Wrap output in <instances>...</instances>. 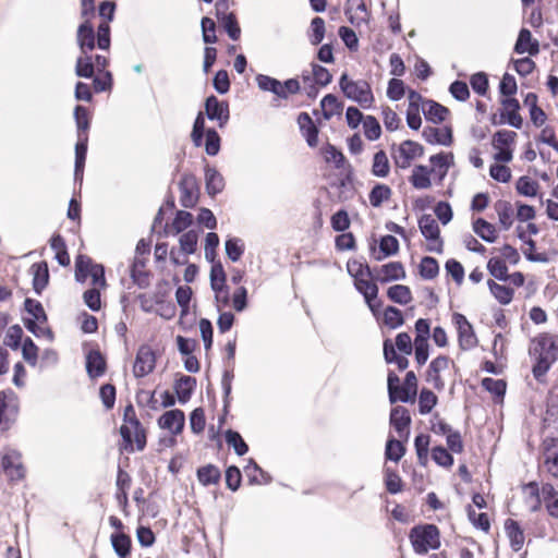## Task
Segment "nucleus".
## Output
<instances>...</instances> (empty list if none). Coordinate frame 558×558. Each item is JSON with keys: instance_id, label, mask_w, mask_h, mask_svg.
Here are the masks:
<instances>
[{"instance_id": "nucleus-1", "label": "nucleus", "mask_w": 558, "mask_h": 558, "mask_svg": "<svg viewBox=\"0 0 558 558\" xmlns=\"http://www.w3.org/2000/svg\"><path fill=\"white\" fill-rule=\"evenodd\" d=\"M530 353L535 357L533 375L535 379L543 381V377L558 357V345L555 337L548 333L539 335L532 341Z\"/></svg>"}, {"instance_id": "nucleus-2", "label": "nucleus", "mask_w": 558, "mask_h": 558, "mask_svg": "<svg viewBox=\"0 0 558 558\" xmlns=\"http://www.w3.org/2000/svg\"><path fill=\"white\" fill-rule=\"evenodd\" d=\"M24 307L29 317L24 318V326L36 337H45L48 340L53 339L52 331L47 326V315L43 304L33 299H26Z\"/></svg>"}, {"instance_id": "nucleus-3", "label": "nucleus", "mask_w": 558, "mask_h": 558, "mask_svg": "<svg viewBox=\"0 0 558 558\" xmlns=\"http://www.w3.org/2000/svg\"><path fill=\"white\" fill-rule=\"evenodd\" d=\"M339 86L343 95L357 102L362 108H371L374 102V95L371 85L365 80H351L343 73L339 80Z\"/></svg>"}, {"instance_id": "nucleus-4", "label": "nucleus", "mask_w": 558, "mask_h": 558, "mask_svg": "<svg viewBox=\"0 0 558 558\" xmlns=\"http://www.w3.org/2000/svg\"><path fill=\"white\" fill-rule=\"evenodd\" d=\"M410 539L416 554L424 555L440 546L439 531L433 524L415 526L410 532Z\"/></svg>"}, {"instance_id": "nucleus-5", "label": "nucleus", "mask_w": 558, "mask_h": 558, "mask_svg": "<svg viewBox=\"0 0 558 558\" xmlns=\"http://www.w3.org/2000/svg\"><path fill=\"white\" fill-rule=\"evenodd\" d=\"M421 233L426 239L427 251L434 253H442L444 242L440 238L438 223L432 215H423L418 220Z\"/></svg>"}, {"instance_id": "nucleus-6", "label": "nucleus", "mask_w": 558, "mask_h": 558, "mask_svg": "<svg viewBox=\"0 0 558 558\" xmlns=\"http://www.w3.org/2000/svg\"><path fill=\"white\" fill-rule=\"evenodd\" d=\"M452 322L458 330L459 347L462 350H470L477 344V338L473 330V326L466 317L460 313L452 315Z\"/></svg>"}, {"instance_id": "nucleus-7", "label": "nucleus", "mask_w": 558, "mask_h": 558, "mask_svg": "<svg viewBox=\"0 0 558 558\" xmlns=\"http://www.w3.org/2000/svg\"><path fill=\"white\" fill-rule=\"evenodd\" d=\"M424 154V148L421 144L407 140L402 142L399 147L393 151L392 157L398 167L404 169L411 165V161L416 157Z\"/></svg>"}, {"instance_id": "nucleus-8", "label": "nucleus", "mask_w": 558, "mask_h": 558, "mask_svg": "<svg viewBox=\"0 0 558 558\" xmlns=\"http://www.w3.org/2000/svg\"><path fill=\"white\" fill-rule=\"evenodd\" d=\"M156 366V355L149 345H141L137 350L133 365V374L136 378H142L150 374Z\"/></svg>"}, {"instance_id": "nucleus-9", "label": "nucleus", "mask_w": 558, "mask_h": 558, "mask_svg": "<svg viewBox=\"0 0 558 558\" xmlns=\"http://www.w3.org/2000/svg\"><path fill=\"white\" fill-rule=\"evenodd\" d=\"M374 281H376L375 271L372 272V277H363L355 280L354 286L363 294L369 310L375 314L381 306V302L377 300L378 287Z\"/></svg>"}, {"instance_id": "nucleus-10", "label": "nucleus", "mask_w": 558, "mask_h": 558, "mask_svg": "<svg viewBox=\"0 0 558 558\" xmlns=\"http://www.w3.org/2000/svg\"><path fill=\"white\" fill-rule=\"evenodd\" d=\"M0 470H2L11 481L21 480L24 476V468L20 453L15 450L7 451L0 459Z\"/></svg>"}, {"instance_id": "nucleus-11", "label": "nucleus", "mask_w": 558, "mask_h": 558, "mask_svg": "<svg viewBox=\"0 0 558 558\" xmlns=\"http://www.w3.org/2000/svg\"><path fill=\"white\" fill-rule=\"evenodd\" d=\"M205 113L209 120L217 121L223 128L229 121V106L220 101L216 96H209L205 101Z\"/></svg>"}, {"instance_id": "nucleus-12", "label": "nucleus", "mask_w": 558, "mask_h": 558, "mask_svg": "<svg viewBox=\"0 0 558 558\" xmlns=\"http://www.w3.org/2000/svg\"><path fill=\"white\" fill-rule=\"evenodd\" d=\"M449 364L450 360L446 355H439L429 363L425 379L428 384H432L436 390L440 391L445 388V381L440 374L449 367Z\"/></svg>"}, {"instance_id": "nucleus-13", "label": "nucleus", "mask_w": 558, "mask_h": 558, "mask_svg": "<svg viewBox=\"0 0 558 558\" xmlns=\"http://www.w3.org/2000/svg\"><path fill=\"white\" fill-rule=\"evenodd\" d=\"M390 424L397 430L400 438L408 440L411 416L407 408L402 405L395 407L390 413Z\"/></svg>"}, {"instance_id": "nucleus-14", "label": "nucleus", "mask_w": 558, "mask_h": 558, "mask_svg": "<svg viewBox=\"0 0 558 558\" xmlns=\"http://www.w3.org/2000/svg\"><path fill=\"white\" fill-rule=\"evenodd\" d=\"M184 423V413L179 409L167 411L158 420L159 426L163 429H168L172 435L181 434Z\"/></svg>"}, {"instance_id": "nucleus-15", "label": "nucleus", "mask_w": 558, "mask_h": 558, "mask_svg": "<svg viewBox=\"0 0 558 558\" xmlns=\"http://www.w3.org/2000/svg\"><path fill=\"white\" fill-rule=\"evenodd\" d=\"M405 278V270L400 262H390L375 270V280L386 283L402 280Z\"/></svg>"}, {"instance_id": "nucleus-16", "label": "nucleus", "mask_w": 558, "mask_h": 558, "mask_svg": "<svg viewBox=\"0 0 558 558\" xmlns=\"http://www.w3.org/2000/svg\"><path fill=\"white\" fill-rule=\"evenodd\" d=\"M76 41L81 53H90L95 48V32L89 20H85L77 28Z\"/></svg>"}, {"instance_id": "nucleus-17", "label": "nucleus", "mask_w": 558, "mask_h": 558, "mask_svg": "<svg viewBox=\"0 0 558 558\" xmlns=\"http://www.w3.org/2000/svg\"><path fill=\"white\" fill-rule=\"evenodd\" d=\"M181 205L185 208L193 207L197 201L196 180L193 175L184 174L179 183Z\"/></svg>"}, {"instance_id": "nucleus-18", "label": "nucleus", "mask_w": 558, "mask_h": 558, "mask_svg": "<svg viewBox=\"0 0 558 558\" xmlns=\"http://www.w3.org/2000/svg\"><path fill=\"white\" fill-rule=\"evenodd\" d=\"M544 468L554 477H558V439L544 441Z\"/></svg>"}, {"instance_id": "nucleus-19", "label": "nucleus", "mask_w": 558, "mask_h": 558, "mask_svg": "<svg viewBox=\"0 0 558 558\" xmlns=\"http://www.w3.org/2000/svg\"><path fill=\"white\" fill-rule=\"evenodd\" d=\"M514 51L517 53H529L535 56L539 51V44L536 39L532 38V34L529 29L522 28L519 32L517 43L514 45Z\"/></svg>"}, {"instance_id": "nucleus-20", "label": "nucleus", "mask_w": 558, "mask_h": 558, "mask_svg": "<svg viewBox=\"0 0 558 558\" xmlns=\"http://www.w3.org/2000/svg\"><path fill=\"white\" fill-rule=\"evenodd\" d=\"M298 123L302 135L305 137L310 147H315L318 144V129L314 124L312 118L306 112L299 114Z\"/></svg>"}, {"instance_id": "nucleus-21", "label": "nucleus", "mask_w": 558, "mask_h": 558, "mask_svg": "<svg viewBox=\"0 0 558 558\" xmlns=\"http://www.w3.org/2000/svg\"><path fill=\"white\" fill-rule=\"evenodd\" d=\"M424 140L429 144H439L448 146L452 142V133L449 128L427 126L422 133Z\"/></svg>"}, {"instance_id": "nucleus-22", "label": "nucleus", "mask_w": 558, "mask_h": 558, "mask_svg": "<svg viewBox=\"0 0 558 558\" xmlns=\"http://www.w3.org/2000/svg\"><path fill=\"white\" fill-rule=\"evenodd\" d=\"M124 424L120 427V434L123 440L131 445L132 444V429L138 428L142 424L136 417L135 410L132 404H129L124 409L123 413Z\"/></svg>"}, {"instance_id": "nucleus-23", "label": "nucleus", "mask_w": 558, "mask_h": 558, "mask_svg": "<svg viewBox=\"0 0 558 558\" xmlns=\"http://www.w3.org/2000/svg\"><path fill=\"white\" fill-rule=\"evenodd\" d=\"M87 143L88 136H84L82 134L81 137H77V143L75 145V180H83V172L87 154Z\"/></svg>"}, {"instance_id": "nucleus-24", "label": "nucleus", "mask_w": 558, "mask_h": 558, "mask_svg": "<svg viewBox=\"0 0 558 558\" xmlns=\"http://www.w3.org/2000/svg\"><path fill=\"white\" fill-rule=\"evenodd\" d=\"M33 288L37 294H40L49 282L48 265L45 262L32 265Z\"/></svg>"}, {"instance_id": "nucleus-25", "label": "nucleus", "mask_w": 558, "mask_h": 558, "mask_svg": "<svg viewBox=\"0 0 558 558\" xmlns=\"http://www.w3.org/2000/svg\"><path fill=\"white\" fill-rule=\"evenodd\" d=\"M196 387V379L192 376H181L174 384V391L180 403L184 404L190 399Z\"/></svg>"}, {"instance_id": "nucleus-26", "label": "nucleus", "mask_w": 558, "mask_h": 558, "mask_svg": "<svg viewBox=\"0 0 558 558\" xmlns=\"http://www.w3.org/2000/svg\"><path fill=\"white\" fill-rule=\"evenodd\" d=\"M417 393V379L414 372L407 373L404 383L400 386L398 401L413 402Z\"/></svg>"}, {"instance_id": "nucleus-27", "label": "nucleus", "mask_w": 558, "mask_h": 558, "mask_svg": "<svg viewBox=\"0 0 558 558\" xmlns=\"http://www.w3.org/2000/svg\"><path fill=\"white\" fill-rule=\"evenodd\" d=\"M226 7V2L216 4L217 17L223 22V26L229 37L233 40H238L241 34V29L238 25L236 19L233 13H221L220 8Z\"/></svg>"}, {"instance_id": "nucleus-28", "label": "nucleus", "mask_w": 558, "mask_h": 558, "mask_svg": "<svg viewBox=\"0 0 558 558\" xmlns=\"http://www.w3.org/2000/svg\"><path fill=\"white\" fill-rule=\"evenodd\" d=\"M525 504L531 511H537L543 502L542 488L536 482H530L523 486Z\"/></svg>"}, {"instance_id": "nucleus-29", "label": "nucleus", "mask_w": 558, "mask_h": 558, "mask_svg": "<svg viewBox=\"0 0 558 558\" xmlns=\"http://www.w3.org/2000/svg\"><path fill=\"white\" fill-rule=\"evenodd\" d=\"M505 530L507 536L510 539L511 548L514 551H519L524 544V533L520 527L519 523L512 519H508L505 523Z\"/></svg>"}, {"instance_id": "nucleus-30", "label": "nucleus", "mask_w": 558, "mask_h": 558, "mask_svg": "<svg viewBox=\"0 0 558 558\" xmlns=\"http://www.w3.org/2000/svg\"><path fill=\"white\" fill-rule=\"evenodd\" d=\"M146 258L134 256L131 265V277L133 282L140 288H145L149 284L148 274L145 271Z\"/></svg>"}, {"instance_id": "nucleus-31", "label": "nucleus", "mask_w": 558, "mask_h": 558, "mask_svg": "<svg viewBox=\"0 0 558 558\" xmlns=\"http://www.w3.org/2000/svg\"><path fill=\"white\" fill-rule=\"evenodd\" d=\"M423 113L426 120L433 123H440L446 119L449 110L434 100H426L423 106Z\"/></svg>"}, {"instance_id": "nucleus-32", "label": "nucleus", "mask_w": 558, "mask_h": 558, "mask_svg": "<svg viewBox=\"0 0 558 558\" xmlns=\"http://www.w3.org/2000/svg\"><path fill=\"white\" fill-rule=\"evenodd\" d=\"M205 182L209 195H216L225 187L222 175L215 168L209 166L205 168Z\"/></svg>"}, {"instance_id": "nucleus-33", "label": "nucleus", "mask_w": 558, "mask_h": 558, "mask_svg": "<svg viewBox=\"0 0 558 558\" xmlns=\"http://www.w3.org/2000/svg\"><path fill=\"white\" fill-rule=\"evenodd\" d=\"M499 225L504 230H509L513 223V208L507 201H497L494 205Z\"/></svg>"}, {"instance_id": "nucleus-34", "label": "nucleus", "mask_w": 558, "mask_h": 558, "mask_svg": "<svg viewBox=\"0 0 558 558\" xmlns=\"http://www.w3.org/2000/svg\"><path fill=\"white\" fill-rule=\"evenodd\" d=\"M543 502L551 517L558 518V492L551 484L542 486Z\"/></svg>"}, {"instance_id": "nucleus-35", "label": "nucleus", "mask_w": 558, "mask_h": 558, "mask_svg": "<svg viewBox=\"0 0 558 558\" xmlns=\"http://www.w3.org/2000/svg\"><path fill=\"white\" fill-rule=\"evenodd\" d=\"M111 545L119 558H129L131 554L132 541L124 533H113L111 535Z\"/></svg>"}, {"instance_id": "nucleus-36", "label": "nucleus", "mask_w": 558, "mask_h": 558, "mask_svg": "<svg viewBox=\"0 0 558 558\" xmlns=\"http://www.w3.org/2000/svg\"><path fill=\"white\" fill-rule=\"evenodd\" d=\"M106 362L99 351H90L86 356V369L90 377H99L105 373Z\"/></svg>"}, {"instance_id": "nucleus-37", "label": "nucleus", "mask_w": 558, "mask_h": 558, "mask_svg": "<svg viewBox=\"0 0 558 558\" xmlns=\"http://www.w3.org/2000/svg\"><path fill=\"white\" fill-rule=\"evenodd\" d=\"M255 81L260 90L270 92L275 94L278 98H284L281 82L277 78H274L265 74H258L256 75Z\"/></svg>"}, {"instance_id": "nucleus-38", "label": "nucleus", "mask_w": 558, "mask_h": 558, "mask_svg": "<svg viewBox=\"0 0 558 558\" xmlns=\"http://www.w3.org/2000/svg\"><path fill=\"white\" fill-rule=\"evenodd\" d=\"M432 171L426 166H415L412 175L410 178V182L417 190H425L430 187L432 182L429 179V174Z\"/></svg>"}, {"instance_id": "nucleus-39", "label": "nucleus", "mask_w": 558, "mask_h": 558, "mask_svg": "<svg viewBox=\"0 0 558 558\" xmlns=\"http://www.w3.org/2000/svg\"><path fill=\"white\" fill-rule=\"evenodd\" d=\"M473 231L484 241L493 243L497 239L496 229L494 225L483 218H477L473 222Z\"/></svg>"}, {"instance_id": "nucleus-40", "label": "nucleus", "mask_w": 558, "mask_h": 558, "mask_svg": "<svg viewBox=\"0 0 558 558\" xmlns=\"http://www.w3.org/2000/svg\"><path fill=\"white\" fill-rule=\"evenodd\" d=\"M94 73L93 56L90 53H81L76 59L75 74L78 77L92 78Z\"/></svg>"}, {"instance_id": "nucleus-41", "label": "nucleus", "mask_w": 558, "mask_h": 558, "mask_svg": "<svg viewBox=\"0 0 558 558\" xmlns=\"http://www.w3.org/2000/svg\"><path fill=\"white\" fill-rule=\"evenodd\" d=\"M244 471L252 484H268L271 477L268 473L263 471L254 460H250Z\"/></svg>"}, {"instance_id": "nucleus-42", "label": "nucleus", "mask_w": 558, "mask_h": 558, "mask_svg": "<svg viewBox=\"0 0 558 558\" xmlns=\"http://www.w3.org/2000/svg\"><path fill=\"white\" fill-rule=\"evenodd\" d=\"M388 298L401 305H405L412 301V293L408 286L396 284L391 286L387 291Z\"/></svg>"}, {"instance_id": "nucleus-43", "label": "nucleus", "mask_w": 558, "mask_h": 558, "mask_svg": "<svg viewBox=\"0 0 558 558\" xmlns=\"http://www.w3.org/2000/svg\"><path fill=\"white\" fill-rule=\"evenodd\" d=\"M390 165L388 157L384 150H379L374 155L372 173L377 178H386L389 174Z\"/></svg>"}, {"instance_id": "nucleus-44", "label": "nucleus", "mask_w": 558, "mask_h": 558, "mask_svg": "<svg viewBox=\"0 0 558 558\" xmlns=\"http://www.w3.org/2000/svg\"><path fill=\"white\" fill-rule=\"evenodd\" d=\"M487 286L500 304L507 305L512 301L513 290L511 288L496 283L494 280H488Z\"/></svg>"}, {"instance_id": "nucleus-45", "label": "nucleus", "mask_w": 558, "mask_h": 558, "mask_svg": "<svg viewBox=\"0 0 558 558\" xmlns=\"http://www.w3.org/2000/svg\"><path fill=\"white\" fill-rule=\"evenodd\" d=\"M539 184L527 175L520 177L515 183V190L520 195L534 197L537 195Z\"/></svg>"}, {"instance_id": "nucleus-46", "label": "nucleus", "mask_w": 558, "mask_h": 558, "mask_svg": "<svg viewBox=\"0 0 558 558\" xmlns=\"http://www.w3.org/2000/svg\"><path fill=\"white\" fill-rule=\"evenodd\" d=\"M226 254L232 262H238L242 257L245 245L240 238H229L225 243Z\"/></svg>"}, {"instance_id": "nucleus-47", "label": "nucleus", "mask_w": 558, "mask_h": 558, "mask_svg": "<svg viewBox=\"0 0 558 558\" xmlns=\"http://www.w3.org/2000/svg\"><path fill=\"white\" fill-rule=\"evenodd\" d=\"M452 159V155L450 154H436L429 158L433 168L429 169L432 172L438 171L439 179H442L450 167V160Z\"/></svg>"}, {"instance_id": "nucleus-48", "label": "nucleus", "mask_w": 558, "mask_h": 558, "mask_svg": "<svg viewBox=\"0 0 558 558\" xmlns=\"http://www.w3.org/2000/svg\"><path fill=\"white\" fill-rule=\"evenodd\" d=\"M399 251V242L393 235H385L379 242V253L375 258L381 260L385 257L397 254Z\"/></svg>"}, {"instance_id": "nucleus-49", "label": "nucleus", "mask_w": 558, "mask_h": 558, "mask_svg": "<svg viewBox=\"0 0 558 558\" xmlns=\"http://www.w3.org/2000/svg\"><path fill=\"white\" fill-rule=\"evenodd\" d=\"M391 196V189L385 184H376L369 193V203L373 207H379Z\"/></svg>"}, {"instance_id": "nucleus-50", "label": "nucleus", "mask_w": 558, "mask_h": 558, "mask_svg": "<svg viewBox=\"0 0 558 558\" xmlns=\"http://www.w3.org/2000/svg\"><path fill=\"white\" fill-rule=\"evenodd\" d=\"M198 481L205 485H213L220 480V471L213 464L205 465L197 471Z\"/></svg>"}, {"instance_id": "nucleus-51", "label": "nucleus", "mask_w": 558, "mask_h": 558, "mask_svg": "<svg viewBox=\"0 0 558 558\" xmlns=\"http://www.w3.org/2000/svg\"><path fill=\"white\" fill-rule=\"evenodd\" d=\"M226 442L232 447L238 456H244L248 451V446L242 436L232 429H228L225 434Z\"/></svg>"}, {"instance_id": "nucleus-52", "label": "nucleus", "mask_w": 558, "mask_h": 558, "mask_svg": "<svg viewBox=\"0 0 558 558\" xmlns=\"http://www.w3.org/2000/svg\"><path fill=\"white\" fill-rule=\"evenodd\" d=\"M95 265L88 256L78 255L75 260V279L78 282H84Z\"/></svg>"}, {"instance_id": "nucleus-53", "label": "nucleus", "mask_w": 558, "mask_h": 558, "mask_svg": "<svg viewBox=\"0 0 558 558\" xmlns=\"http://www.w3.org/2000/svg\"><path fill=\"white\" fill-rule=\"evenodd\" d=\"M489 274L498 280H508V268L502 258L492 257L487 263Z\"/></svg>"}, {"instance_id": "nucleus-54", "label": "nucleus", "mask_w": 558, "mask_h": 558, "mask_svg": "<svg viewBox=\"0 0 558 558\" xmlns=\"http://www.w3.org/2000/svg\"><path fill=\"white\" fill-rule=\"evenodd\" d=\"M74 118L77 128V137L88 136L87 131L89 129V114L85 107L76 106L74 109Z\"/></svg>"}, {"instance_id": "nucleus-55", "label": "nucleus", "mask_w": 558, "mask_h": 558, "mask_svg": "<svg viewBox=\"0 0 558 558\" xmlns=\"http://www.w3.org/2000/svg\"><path fill=\"white\" fill-rule=\"evenodd\" d=\"M437 396L428 389H422L418 397V411L421 414H428L437 404Z\"/></svg>"}, {"instance_id": "nucleus-56", "label": "nucleus", "mask_w": 558, "mask_h": 558, "mask_svg": "<svg viewBox=\"0 0 558 558\" xmlns=\"http://www.w3.org/2000/svg\"><path fill=\"white\" fill-rule=\"evenodd\" d=\"M405 453V447L400 440L389 438L386 444L385 456L386 459L393 462H399Z\"/></svg>"}, {"instance_id": "nucleus-57", "label": "nucleus", "mask_w": 558, "mask_h": 558, "mask_svg": "<svg viewBox=\"0 0 558 558\" xmlns=\"http://www.w3.org/2000/svg\"><path fill=\"white\" fill-rule=\"evenodd\" d=\"M198 234L194 230L183 233L180 239V252L184 255L193 254L196 251Z\"/></svg>"}, {"instance_id": "nucleus-58", "label": "nucleus", "mask_w": 558, "mask_h": 558, "mask_svg": "<svg viewBox=\"0 0 558 558\" xmlns=\"http://www.w3.org/2000/svg\"><path fill=\"white\" fill-rule=\"evenodd\" d=\"M439 271V266L434 257H423L420 263V275L422 278L430 280L434 279Z\"/></svg>"}, {"instance_id": "nucleus-59", "label": "nucleus", "mask_w": 558, "mask_h": 558, "mask_svg": "<svg viewBox=\"0 0 558 558\" xmlns=\"http://www.w3.org/2000/svg\"><path fill=\"white\" fill-rule=\"evenodd\" d=\"M414 447L420 464L425 465L428 459L429 436L425 434L417 435L414 439Z\"/></svg>"}, {"instance_id": "nucleus-60", "label": "nucleus", "mask_w": 558, "mask_h": 558, "mask_svg": "<svg viewBox=\"0 0 558 558\" xmlns=\"http://www.w3.org/2000/svg\"><path fill=\"white\" fill-rule=\"evenodd\" d=\"M364 134L367 140L376 141L380 137L381 128L377 119L373 116H366L363 119Z\"/></svg>"}, {"instance_id": "nucleus-61", "label": "nucleus", "mask_w": 558, "mask_h": 558, "mask_svg": "<svg viewBox=\"0 0 558 558\" xmlns=\"http://www.w3.org/2000/svg\"><path fill=\"white\" fill-rule=\"evenodd\" d=\"M320 106H322V109H323V112H324V117L326 119H329L332 116L339 113L341 111V108H342L341 104L338 101V98L335 95H332V94L326 95L322 99Z\"/></svg>"}, {"instance_id": "nucleus-62", "label": "nucleus", "mask_w": 558, "mask_h": 558, "mask_svg": "<svg viewBox=\"0 0 558 558\" xmlns=\"http://www.w3.org/2000/svg\"><path fill=\"white\" fill-rule=\"evenodd\" d=\"M348 272L354 278V281L363 277H372L374 272L367 264L359 260H350L347 264Z\"/></svg>"}, {"instance_id": "nucleus-63", "label": "nucleus", "mask_w": 558, "mask_h": 558, "mask_svg": "<svg viewBox=\"0 0 558 558\" xmlns=\"http://www.w3.org/2000/svg\"><path fill=\"white\" fill-rule=\"evenodd\" d=\"M312 33L310 34V41L312 45H319L325 36V21L322 17H314L311 22Z\"/></svg>"}, {"instance_id": "nucleus-64", "label": "nucleus", "mask_w": 558, "mask_h": 558, "mask_svg": "<svg viewBox=\"0 0 558 558\" xmlns=\"http://www.w3.org/2000/svg\"><path fill=\"white\" fill-rule=\"evenodd\" d=\"M384 320H385V324L392 329H396V328L402 326L404 323L401 311L393 306H388L385 310Z\"/></svg>"}]
</instances>
